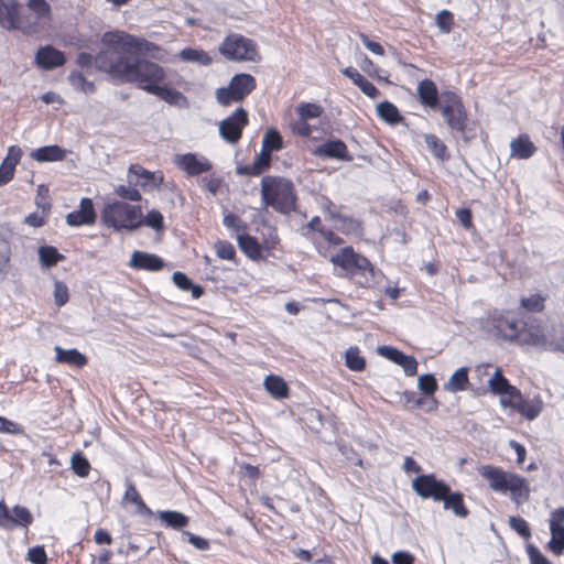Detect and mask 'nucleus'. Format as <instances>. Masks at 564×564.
Segmentation results:
<instances>
[{"label":"nucleus","mask_w":564,"mask_h":564,"mask_svg":"<svg viewBox=\"0 0 564 564\" xmlns=\"http://www.w3.org/2000/svg\"><path fill=\"white\" fill-rule=\"evenodd\" d=\"M101 48L95 56V66L123 82L134 55L149 52L152 44L123 31H109L102 34Z\"/></svg>","instance_id":"nucleus-1"},{"label":"nucleus","mask_w":564,"mask_h":564,"mask_svg":"<svg viewBox=\"0 0 564 564\" xmlns=\"http://www.w3.org/2000/svg\"><path fill=\"white\" fill-rule=\"evenodd\" d=\"M330 262L357 278V282L364 288H376L383 279V273L377 270L366 257L356 253L351 247H345L333 254Z\"/></svg>","instance_id":"nucleus-2"},{"label":"nucleus","mask_w":564,"mask_h":564,"mask_svg":"<svg viewBox=\"0 0 564 564\" xmlns=\"http://www.w3.org/2000/svg\"><path fill=\"white\" fill-rule=\"evenodd\" d=\"M261 198L267 206L282 214L294 210L296 204L293 183L280 176L268 175L261 180Z\"/></svg>","instance_id":"nucleus-3"},{"label":"nucleus","mask_w":564,"mask_h":564,"mask_svg":"<svg viewBox=\"0 0 564 564\" xmlns=\"http://www.w3.org/2000/svg\"><path fill=\"white\" fill-rule=\"evenodd\" d=\"M101 221L116 231H133L143 225V214L140 206L116 200L104 207Z\"/></svg>","instance_id":"nucleus-4"},{"label":"nucleus","mask_w":564,"mask_h":564,"mask_svg":"<svg viewBox=\"0 0 564 564\" xmlns=\"http://www.w3.org/2000/svg\"><path fill=\"white\" fill-rule=\"evenodd\" d=\"M478 473L488 480L489 487L496 492L506 494L510 491L511 499L516 501L528 497L529 489L525 479L517 474L505 471L491 465L480 466Z\"/></svg>","instance_id":"nucleus-5"},{"label":"nucleus","mask_w":564,"mask_h":564,"mask_svg":"<svg viewBox=\"0 0 564 564\" xmlns=\"http://www.w3.org/2000/svg\"><path fill=\"white\" fill-rule=\"evenodd\" d=\"M164 79L165 70L161 65L134 57L123 82L133 83L138 88L151 94L154 87L162 84Z\"/></svg>","instance_id":"nucleus-6"},{"label":"nucleus","mask_w":564,"mask_h":564,"mask_svg":"<svg viewBox=\"0 0 564 564\" xmlns=\"http://www.w3.org/2000/svg\"><path fill=\"white\" fill-rule=\"evenodd\" d=\"M482 326L489 335L509 343L518 341L522 330L520 321L509 311L489 313Z\"/></svg>","instance_id":"nucleus-7"},{"label":"nucleus","mask_w":564,"mask_h":564,"mask_svg":"<svg viewBox=\"0 0 564 564\" xmlns=\"http://www.w3.org/2000/svg\"><path fill=\"white\" fill-rule=\"evenodd\" d=\"M440 110L452 131L464 134L467 126V113L460 97L451 90L440 96Z\"/></svg>","instance_id":"nucleus-8"},{"label":"nucleus","mask_w":564,"mask_h":564,"mask_svg":"<svg viewBox=\"0 0 564 564\" xmlns=\"http://www.w3.org/2000/svg\"><path fill=\"white\" fill-rule=\"evenodd\" d=\"M219 52L230 61H256L258 57L257 44L241 34L227 35L219 45Z\"/></svg>","instance_id":"nucleus-9"},{"label":"nucleus","mask_w":564,"mask_h":564,"mask_svg":"<svg viewBox=\"0 0 564 564\" xmlns=\"http://www.w3.org/2000/svg\"><path fill=\"white\" fill-rule=\"evenodd\" d=\"M256 88V79L249 74L235 75L228 87H220L216 90V99L221 106H229L239 102Z\"/></svg>","instance_id":"nucleus-10"},{"label":"nucleus","mask_w":564,"mask_h":564,"mask_svg":"<svg viewBox=\"0 0 564 564\" xmlns=\"http://www.w3.org/2000/svg\"><path fill=\"white\" fill-rule=\"evenodd\" d=\"M248 113L243 108H237L230 116L219 122V135L227 143H237L248 124Z\"/></svg>","instance_id":"nucleus-11"},{"label":"nucleus","mask_w":564,"mask_h":564,"mask_svg":"<svg viewBox=\"0 0 564 564\" xmlns=\"http://www.w3.org/2000/svg\"><path fill=\"white\" fill-rule=\"evenodd\" d=\"M448 485L436 479L433 474L420 475L412 481V489L423 499L432 498L434 501L444 499V495L448 492Z\"/></svg>","instance_id":"nucleus-12"},{"label":"nucleus","mask_w":564,"mask_h":564,"mask_svg":"<svg viewBox=\"0 0 564 564\" xmlns=\"http://www.w3.org/2000/svg\"><path fill=\"white\" fill-rule=\"evenodd\" d=\"M0 24L6 30H21L24 33L33 28L20 15L17 0H0Z\"/></svg>","instance_id":"nucleus-13"},{"label":"nucleus","mask_w":564,"mask_h":564,"mask_svg":"<svg viewBox=\"0 0 564 564\" xmlns=\"http://www.w3.org/2000/svg\"><path fill=\"white\" fill-rule=\"evenodd\" d=\"M174 164L184 171L188 176H196L212 170V162L196 153L176 154L173 159Z\"/></svg>","instance_id":"nucleus-14"},{"label":"nucleus","mask_w":564,"mask_h":564,"mask_svg":"<svg viewBox=\"0 0 564 564\" xmlns=\"http://www.w3.org/2000/svg\"><path fill=\"white\" fill-rule=\"evenodd\" d=\"M128 182L144 189H154L163 182V175L160 172H150L141 165L132 164L128 170Z\"/></svg>","instance_id":"nucleus-15"},{"label":"nucleus","mask_w":564,"mask_h":564,"mask_svg":"<svg viewBox=\"0 0 564 564\" xmlns=\"http://www.w3.org/2000/svg\"><path fill=\"white\" fill-rule=\"evenodd\" d=\"M551 540L549 549L555 554L564 552V508L555 509L550 519Z\"/></svg>","instance_id":"nucleus-16"},{"label":"nucleus","mask_w":564,"mask_h":564,"mask_svg":"<svg viewBox=\"0 0 564 564\" xmlns=\"http://www.w3.org/2000/svg\"><path fill=\"white\" fill-rule=\"evenodd\" d=\"M313 155L321 159H337L341 161H351L352 156L349 154L347 145L339 139L328 140L313 150Z\"/></svg>","instance_id":"nucleus-17"},{"label":"nucleus","mask_w":564,"mask_h":564,"mask_svg":"<svg viewBox=\"0 0 564 564\" xmlns=\"http://www.w3.org/2000/svg\"><path fill=\"white\" fill-rule=\"evenodd\" d=\"M378 352L382 357L402 367L405 376L412 377L417 371V361L413 356L403 354L397 348L390 346L378 347Z\"/></svg>","instance_id":"nucleus-18"},{"label":"nucleus","mask_w":564,"mask_h":564,"mask_svg":"<svg viewBox=\"0 0 564 564\" xmlns=\"http://www.w3.org/2000/svg\"><path fill=\"white\" fill-rule=\"evenodd\" d=\"M96 220V213L90 198H82L79 208L66 216V224L70 227L93 225Z\"/></svg>","instance_id":"nucleus-19"},{"label":"nucleus","mask_w":564,"mask_h":564,"mask_svg":"<svg viewBox=\"0 0 564 564\" xmlns=\"http://www.w3.org/2000/svg\"><path fill=\"white\" fill-rule=\"evenodd\" d=\"M65 55L52 45L42 46L35 54V64L44 70H51L65 64Z\"/></svg>","instance_id":"nucleus-20"},{"label":"nucleus","mask_w":564,"mask_h":564,"mask_svg":"<svg viewBox=\"0 0 564 564\" xmlns=\"http://www.w3.org/2000/svg\"><path fill=\"white\" fill-rule=\"evenodd\" d=\"M130 267L139 270L159 271L164 267V261L156 254L142 251H133Z\"/></svg>","instance_id":"nucleus-21"},{"label":"nucleus","mask_w":564,"mask_h":564,"mask_svg":"<svg viewBox=\"0 0 564 564\" xmlns=\"http://www.w3.org/2000/svg\"><path fill=\"white\" fill-rule=\"evenodd\" d=\"M416 91L419 100L423 106L432 109L440 107L441 94H438L437 87L433 80H421L417 85Z\"/></svg>","instance_id":"nucleus-22"},{"label":"nucleus","mask_w":564,"mask_h":564,"mask_svg":"<svg viewBox=\"0 0 564 564\" xmlns=\"http://www.w3.org/2000/svg\"><path fill=\"white\" fill-rule=\"evenodd\" d=\"M510 152L513 158L527 160L533 156L536 152V147L530 140L529 135L521 134L517 139L511 140Z\"/></svg>","instance_id":"nucleus-23"},{"label":"nucleus","mask_w":564,"mask_h":564,"mask_svg":"<svg viewBox=\"0 0 564 564\" xmlns=\"http://www.w3.org/2000/svg\"><path fill=\"white\" fill-rule=\"evenodd\" d=\"M341 73L348 77L366 96L377 98L380 95L379 89L367 80L356 68L346 67Z\"/></svg>","instance_id":"nucleus-24"},{"label":"nucleus","mask_w":564,"mask_h":564,"mask_svg":"<svg viewBox=\"0 0 564 564\" xmlns=\"http://www.w3.org/2000/svg\"><path fill=\"white\" fill-rule=\"evenodd\" d=\"M443 506L445 510H451L456 517L466 518L469 513L463 499V494L458 491H452L448 487V492L444 495Z\"/></svg>","instance_id":"nucleus-25"},{"label":"nucleus","mask_w":564,"mask_h":564,"mask_svg":"<svg viewBox=\"0 0 564 564\" xmlns=\"http://www.w3.org/2000/svg\"><path fill=\"white\" fill-rule=\"evenodd\" d=\"M271 163V154L263 149H261V152L257 155L252 164L238 166L237 173L239 175H251L257 176L260 175L263 171H265Z\"/></svg>","instance_id":"nucleus-26"},{"label":"nucleus","mask_w":564,"mask_h":564,"mask_svg":"<svg viewBox=\"0 0 564 564\" xmlns=\"http://www.w3.org/2000/svg\"><path fill=\"white\" fill-rule=\"evenodd\" d=\"M28 9L34 14L35 22L32 23V31L36 30V26L41 22H47L52 18L51 6L46 0H28ZM31 24V22H29Z\"/></svg>","instance_id":"nucleus-27"},{"label":"nucleus","mask_w":564,"mask_h":564,"mask_svg":"<svg viewBox=\"0 0 564 564\" xmlns=\"http://www.w3.org/2000/svg\"><path fill=\"white\" fill-rule=\"evenodd\" d=\"M31 156L39 162H56L65 159L66 150L56 144L45 145L32 151Z\"/></svg>","instance_id":"nucleus-28"},{"label":"nucleus","mask_w":564,"mask_h":564,"mask_svg":"<svg viewBox=\"0 0 564 564\" xmlns=\"http://www.w3.org/2000/svg\"><path fill=\"white\" fill-rule=\"evenodd\" d=\"M151 95H154L161 100H164L165 102L173 106L183 107L187 104L186 97L181 91L173 88H169L167 86L162 84L154 87Z\"/></svg>","instance_id":"nucleus-29"},{"label":"nucleus","mask_w":564,"mask_h":564,"mask_svg":"<svg viewBox=\"0 0 564 564\" xmlns=\"http://www.w3.org/2000/svg\"><path fill=\"white\" fill-rule=\"evenodd\" d=\"M56 352L55 360L61 364H67L76 367H83L87 364L85 355L79 352L77 349H63L59 346L54 348Z\"/></svg>","instance_id":"nucleus-30"},{"label":"nucleus","mask_w":564,"mask_h":564,"mask_svg":"<svg viewBox=\"0 0 564 564\" xmlns=\"http://www.w3.org/2000/svg\"><path fill=\"white\" fill-rule=\"evenodd\" d=\"M33 522V516L26 507L17 505L9 510L8 525L28 528Z\"/></svg>","instance_id":"nucleus-31"},{"label":"nucleus","mask_w":564,"mask_h":564,"mask_svg":"<svg viewBox=\"0 0 564 564\" xmlns=\"http://www.w3.org/2000/svg\"><path fill=\"white\" fill-rule=\"evenodd\" d=\"M488 386L490 391L495 394H503L506 391H510L513 397L519 395V389L509 383L500 369H496L495 373L488 380Z\"/></svg>","instance_id":"nucleus-32"},{"label":"nucleus","mask_w":564,"mask_h":564,"mask_svg":"<svg viewBox=\"0 0 564 564\" xmlns=\"http://www.w3.org/2000/svg\"><path fill=\"white\" fill-rule=\"evenodd\" d=\"M514 411L528 420H534L542 411V402L539 399H524L521 397L520 402L517 401V404H514Z\"/></svg>","instance_id":"nucleus-33"},{"label":"nucleus","mask_w":564,"mask_h":564,"mask_svg":"<svg viewBox=\"0 0 564 564\" xmlns=\"http://www.w3.org/2000/svg\"><path fill=\"white\" fill-rule=\"evenodd\" d=\"M377 116L384 122L394 126L403 120L398 108L390 101L379 102L376 107Z\"/></svg>","instance_id":"nucleus-34"},{"label":"nucleus","mask_w":564,"mask_h":564,"mask_svg":"<svg viewBox=\"0 0 564 564\" xmlns=\"http://www.w3.org/2000/svg\"><path fill=\"white\" fill-rule=\"evenodd\" d=\"M178 56L184 62L195 63L200 66H208L213 63V57L200 48L185 47L180 52Z\"/></svg>","instance_id":"nucleus-35"},{"label":"nucleus","mask_w":564,"mask_h":564,"mask_svg":"<svg viewBox=\"0 0 564 564\" xmlns=\"http://www.w3.org/2000/svg\"><path fill=\"white\" fill-rule=\"evenodd\" d=\"M264 388L275 399L288 397L289 389L286 382L279 376L270 375L264 379Z\"/></svg>","instance_id":"nucleus-36"},{"label":"nucleus","mask_w":564,"mask_h":564,"mask_svg":"<svg viewBox=\"0 0 564 564\" xmlns=\"http://www.w3.org/2000/svg\"><path fill=\"white\" fill-rule=\"evenodd\" d=\"M468 367H460L451 376L447 383H445V390L449 392H459L467 389L468 386Z\"/></svg>","instance_id":"nucleus-37"},{"label":"nucleus","mask_w":564,"mask_h":564,"mask_svg":"<svg viewBox=\"0 0 564 564\" xmlns=\"http://www.w3.org/2000/svg\"><path fill=\"white\" fill-rule=\"evenodd\" d=\"M123 500L135 505L138 508V511L140 513H143V514L152 513L151 509L143 502L134 484L130 479L126 480V491L123 495Z\"/></svg>","instance_id":"nucleus-38"},{"label":"nucleus","mask_w":564,"mask_h":564,"mask_svg":"<svg viewBox=\"0 0 564 564\" xmlns=\"http://www.w3.org/2000/svg\"><path fill=\"white\" fill-rule=\"evenodd\" d=\"M174 284L182 291H191L194 299H198L203 295V288L198 284H194L192 280L183 272L176 271L172 275Z\"/></svg>","instance_id":"nucleus-39"},{"label":"nucleus","mask_w":564,"mask_h":564,"mask_svg":"<svg viewBox=\"0 0 564 564\" xmlns=\"http://www.w3.org/2000/svg\"><path fill=\"white\" fill-rule=\"evenodd\" d=\"M158 516L159 519L166 524V527L175 530H180L188 524V518L178 511H159Z\"/></svg>","instance_id":"nucleus-40"},{"label":"nucleus","mask_w":564,"mask_h":564,"mask_svg":"<svg viewBox=\"0 0 564 564\" xmlns=\"http://www.w3.org/2000/svg\"><path fill=\"white\" fill-rule=\"evenodd\" d=\"M238 246L243 253L251 259H258L261 257V246L256 238L249 235H238Z\"/></svg>","instance_id":"nucleus-41"},{"label":"nucleus","mask_w":564,"mask_h":564,"mask_svg":"<svg viewBox=\"0 0 564 564\" xmlns=\"http://www.w3.org/2000/svg\"><path fill=\"white\" fill-rule=\"evenodd\" d=\"M424 141L431 153L440 161L448 160L446 145L434 134H425Z\"/></svg>","instance_id":"nucleus-42"},{"label":"nucleus","mask_w":564,"mask_h":564,"mask_svg":"<svg viewBox=\"0 0 564 564\" xmlns=\"http://www.w3.org/2000/svg\"><path fill=\"white\" fill-rule=\"evenodd\" d=\"M345 364L351 371H362L366 367V360L356 346H351L346 350Z\"/></svg>","instance_id":"nucleus-43"},{"label":"nucleus","mask_w":564,"mask_h":564,"mask_svg":"<svg viewBox=\"0 0 564 564\" xmlns=\"http://www.w3.org/2000/svg\"><path fill=\"white\" fill-rule=\"evenodd\" d=\"M39 257H40L41 264L44 268H51L64 259L63 254H61L57 251V249L52 246L40 247L39 248Z\"/></svg>","instance_id":"nucleus-44"},{"label":"nucleus","mask_w":564,"mask_h":564,"mask_svg":"<svg viewBox=\"0 0 564 564\" xmlns=\"http://www.w3.org/2000/svg\"><path fill=\"white\" fill-rule=\"evenodd\" d=\"M283 148V140L281 134L275 129H269L262 139V149L270 154L273 151H279Z\"/></svg>","instance_id":"nucleus-45"},{"label":"nucleus","mask_w":564,"mask_h":564,"mask_svg":"<svg viewBox=\"0 0 564 564\" xmlns=\"http://www.w3.org/2000/svg\"><path fill=\"white\" fill-rule=\"evenodd\" d=\"M547 334H544L540 327L530 328L525 335L521 339V344L529 345L533 347H541L545 350L546 348Z\"/></svg>","instance_id":"nucleus-46"},{"label":"nucleus","mask_w":564,"mask_h":564,"mask_svg":"<svg viewBox=\"0 0 564 564\" xmlns=\"http://www.w3.org/2000/svg\"><path fill=\"white\" fill-rule=\"evenodd\" d=\"M295 111L297 117L310 120L321 117L324 109L322 106L314 102H301L297 105Z\"/></svg>","instance_id":"nucleus-47"},{"label":"nucleus","mask_w":564,"mask_h":564,"mask_svg":"<svg viewBox=\"0 0 564 564\" xmlns=\"http://www.w3.org/2000/svg\"><path fill=\"white\" fill-rule=\"evenodd\" d=\"M520 304L528 312L541 313L545 307V297L539 293L532 294L528 297H522Z\"/></svg>","instance_id":"nucleus-48"},{"label":"nucleus","mask_w":564,"mask_h":564,"mask_svg":"<svg viewBox=\"0 0 564 564\" xmlns=\"http://www.w3.org/2000/svg\"><path fill=\"white\" fill-rule=\"evenodd\" d=\"M70 85L85 94H93L95 91V84L88 82L85 76L79 72H72L68 76Z\"/></svg>","instance_id":"nucleus-49"},{"label":"nucleus","mask_w":564,"mask_h":564,"mask_svg":"<svg viewBox=\"0 0 564 564\" xmlns=\"http://www.w3.org/2000/svg\"><path fill=\"white\" fill-rule=\"evenodd\" d=\"M70 467L78 477H87L90 470V464L88 459L82 454L76 453L72 456Z\"/></svg>","instance_id":"nucleus-50"},{"label":"nucleus","mask_w":564,"mask_h":564,"mask_svg":"<svg viewBox=\"0 0 564 564\" xmlns=\"http://www.w3.org/2000/svg\"><path fill=\"white\" fill-rule=\"evenodd\" d=\"M545 350L564 354V335L561 330L552 328L547 334Z\"/></svg>","instance_id":"nucleus-51"},{"label":"nucleus","mask_w":564,"mask_h":564,"mask_svg":"<svg viewBox=\"0 0 564 564\" xmlns=\"http://www.w3.org/2000/svg\"><path fill=\"white\" fill-rule=\"evenodd\" d=\"M330 216L339 223V228L346 234H357L361 229L360 223L351 217L334 213Z\"/></svg>","instance_id":"nucleus-52"},{"label":"nucleus","mask_w":564,"mask_h":564,"mask_svg":"<svg viewBox=\"0 0 564 564\" xmlns=\"http://www.w3.org/2000/svg\"><path fill=\"white\" fill-rule=\"evenodd\" d=\"M508 523L509 527L513 531H516L521 538L529 539L531 536V529L525 519L518 516H511L508 519Z\"/></svg>","instance_id":"nucleus-53"},{"label":"nucleus","mask_w":564,"mask_h":564,"mask_svg":"<svg viewBox=\"0 0 564 564\" xmlns=\"http://www.w3.org/2000/svg\"><path fill=\"white\" fill-rule=\"evenodd\" d=\"M10 254L11 250L9 242L0 236V280H2L8 273Z\"/></svg>","instance_id":"nucleus-54"},{"label":"nucleus","mask_w":564,"mask_h":564,"mask_svg":"<svg viewBox=\"0 0 564 564\" xmlns=\"http://www.w3.org/2000/svg\"><path fill=\"white\" fill-rule=\"evenodd\" d=\"M143 224L155 231H162L165 228L163 215L156 209L150 210L143 217Z\"/></svg>","instance_id":"nucleus-55"},{"label":"nucleus","mask_w":564,"mask_h":564,"mask_svg":"<svg viewBox=\"0 0 564 564\" xmlns=\"http://www.w3.org/2000/svg\"><path fill=\"white\" fill-rule=\"evenodd\" d=\"M417 387L426 395H433L437 389V382L433 375H422L417 379Z\"/></svg>","instance_id":"nucleus-56"},{"label":"nucleus","mask_w":564,"mask_h":564,"mask_svg":"<svg viewBox=\"0 0 564 564\" xmlns=\"http://www.w3.org/2000/svg\"><path fill=\"white\" fill-rule=\"evenodd\" d=\"M436 25L442 33H449L453 28V13L448 10H442L436 14Z\"/></svg>","instance_id":"nucleus-57"},{"label":"nucleus","mask_w":564,"mask_h":564,"mask_svg":"<svg viewBox=\"0 0 564 564\" xmlns=\"http://www.w3.org/2000/svg\"><path fill=\"white\" fill-rule=\"evenodd\" d=\"M132 184L130 185H118L116 188H115V193L121 197L122 199H127V200H130V202H139L141 200V194L138 189H135L134 187L131 186Z\"/></svg>","instance_id":"nucleus-58"},{"label":"nucleus","mask_w":564,"mask_h":564,"mask_svg":"<svg viewBox=\"0 0 564 564\" xmlns=\"http://www.w3.org/2000/svg\"><path fill=\"white\" fill-rule=\"evenodd\" d=\"M290 128L294 134L304 138H308L313 132V128L307 123V120L300 117L290 123Z\"/></svg>","instance_id":"nucleus-59"},{"label":"nucleus","mask_w":564,"mask_h":564,"mask_svg":"<svg viewBox=\"0 0 564 564\" xmlns=\"http://www.w3.org/2000/svg\"><path fill=\"white\" fill-rule=\"evenodd\" d=\"M26 560L32 564H46L47 555L43 546L36 545L28 550Z\"/></svg>","instance_id":"nucleus-60"},{"label":"nucleus","mask_w":564,"mask_h":564,"mask_svg":"<svg viewBox=\"0 0 564 564\" xmlns=\"http://www.w3.org/2000/svg\"><path fill=\"white\" fill-rule=\"evenodd\" d=\"M216 254L224 260H232L236 256L234 246L228 241H217L215 243Z\"/></svg>","instance_id":"nucleus-61"},{"label":"nucleus","mask_w":564,"mask_h":564,"mask_svg":"<svg viewBox=\"0 0 564 564\" xmlns=\"http://www.w3.org/2000/svg\"><path fill=\"white\" fill-rule=\"evenodd\" d=\"M54 301L58 307L65 305L68 301V288L62 281H55L54 283Z\"/></svg>","instance_id":"nucleus-62"},{"label":"nucleus","mask_w":564,"mask_h":564,"mask_svg":"<svg viewBox=\"0 0 564 564\" xmlns=\"http://www.w3.org/2000/svg\"><path fill=\"white\" fill-rule=\"evenodd\" d=\"M0 432L11 434V435H19V434H23L24 430L19 423H15V422L10 421L3 416H0Z\"/></svg>","instance_id":"nucleus-63"},{"label":"nucleus","mask_w":564,"mask_h":564,"mask_svg":"<svg viewBox=\"0 0 564 564\" xmlns=\"http://www.w3.org/2000/svg\"><path fill=\"white\" fill-rule=\"evenodd\" d=\"M414 556L406 551H397L391 555L392 564H414Z\"/></svg>","instance_id":"nucleus-64"}]
</instances>
